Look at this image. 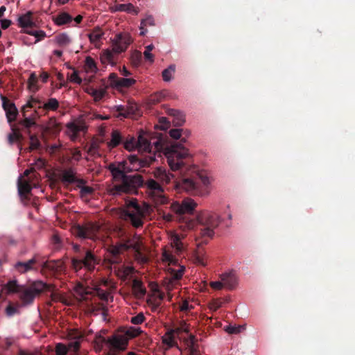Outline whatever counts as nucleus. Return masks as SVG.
I'll use <instances>...</instances> for the list:
<instances>
[{"instance_id": "f257e3e1", "label": "nucleus", "mask_w": 355, "mask_h": 355, "mask_svg": "<svg viewBox=\"0 0 355 355\" xmlns=\"http://www.w3.org/2000/svg\"><path fill=\"white\" fill-rule=\"evenodd\" d=\"M116 234L119 237L123 238V242L112 245L109 248L108 252L110 257L109 261L112 263H119L122 262L121 254L124 252L132 249L135 253V259L141 262L146 263L148 261V257L142 252V246L138 238H130L126 235L125 231L123 227H116Z\"/></svg>"}, {"instance_id": "f03ea898", "label": "nucleus", "mask_w": 355, "mask_h": 355, "mask_svg": "<svg viewBox=\"0 0 355 355\" xmlns=\"http://www.w3.org/2000/svg\"><path fill=\"white\" fill-rule=\"evenodd\" d=\"M52 286L42 281H36L28 286L19 285L16 280H10L4 288L8 293H17L23 306H28L33 303L36 297L44 291H50Z\"/></svg>"}, {"instance_id": "7ed1b4c3", "label": "nucleus", "mask_w": 355, "mask_h": 355, "mask_svg": "<svg viewBox=\"0 0 355 355\" xmlns=\"http://www.w3.org/2000/svg\"><path fill=\"white\" fill-rule=\"evenodd\" d=\"M128 161L130 164V166H127L126 161L119 162L118 164L111 163L108 166V169L116 181H119V180L126 175L127 172L138 171L141 168L150 166L155 161V158L153 156L139 158L137 155H131L128 157Z\"/></svg>"}, {"instance_id": "20e7f679", "label": "nucleus", "mask_w": 355, "mask_h": 355, "mask_svg": "<svg viewBox=\"0 0 355 355\" xmlns=\"http://www.w3.org/2000/svg\"><path fill=\"white\" fill-rule=\"evenodd\" d=\"M125 207L121 215L130 219V222H142V220H153L154 209L148 203L136 198L125 200Z\"/></svg>"}, {"instance_id": "39448f33", "label": "nucleus", "mask_w": 355, "mask_h": 355, "mask_svg": "<svg viewBox=\"0 0 355 355\" xmlns=\"http://www.w3.org/2000/svg\"><path fill=\"white\" fill-rule=\"evenodd\" d=\"M164 153L171 169L173 171H180L183 173L187 171V163L185 161L189 157L188 149L181 143L174 142L164 148Z\"/></svg>"}, {"instance_id": "423d86ee", "label": "nucleus", "mask_w": 355, "mask_h": 355, "mask_svg": "<svg viewBox=\"0 0 355 355\" xmlns=\"http://www.w3.org/2000/svg\"><path fill=\"white\" fill-rule=\"evenodd\" d=\"M132 39L128 34L120 33L116 34L112 40V49L104 50L101 55V61L103 64H110L114 65L116 62V54L124 52L131 44Z\"/></svg>"}, {"instance_id": "0eeeda50", "label": "nucleus", "mask_w": 355, "mask_h": 355, "mask_svg": "<svg viewBox=\"0 0 355 355\" xmlns=\"http://www.w3.org/2000/svg\"><path fill=\"white\" fill-rule=\"evenodd\" d=\"M119 181L121 182V184H115L112 187L110 192L112 195L133 193L137 188L144 184L142 176L138 173L126 175Z\"/></svg>"}, {"instance_id": "6e6552de", "label": "nucleus", "mask_w": 355, "mask_h": 355, "mask_svg": "<svg viewBox=\"0 0 355 355\" xmlns=\"http://www.w3.org/2000/svg\"><path fill=\"white\" fill-rule=\"evenodd\" d=\"M139 334L138 329L130 328L124 334H115L107 338V345L110 350L113 352L124 351L128 345V338H135Z\"/></svg>"}, {"instance_id": "1a4fd4ad", "label": "nucleus", "mask_w": 355, "mask_h": 355, "mask_svg": "<svg viewBox=\"0 0 355 355\" xmlns=\"http://www.w3.org/2000/svg\"><path fill=\"white\" fill-rule=\"evenodd\" d=\"M69 336L71 340L67 345L61 343L56 344L55 347L56 355H67L69 352H71V355H73L79 352L80 342L84 338L85 335L78 330H73L69 334Z\"/></svg>"}, {"instance_id": "9d476101", "label": "nucleus", "mask_w": 355, "mask_h": 355, "mask_svg": "<svg viewBox=\"0 0 355 355\" xmlns=\"http://www.w3.org/2000/svg\"><path fill=\"white\" fill-rule=\"evenodd\" d=\"M100 259L96 257L90 250H87L83 257L80 259L73 258L71 266L76 272L84 268L88 272L94 271L96 265L99 264Z\"/></svg>"}, {"instance_id": "9b49d317", "label": "nucleus", "mask_w": 355, "mask_h": 355, "mask_svg": "<svg viewBox=\"0 0 355 355\" xmlns=\"http://www.w3.org/2000/svg\"><path fill=\"white\" fill-rule=\"evenodd\" d=\"M198 204L191 198H187L181 202L175 201L171 204L172 211L179 216L193 214Z\"/></svg>"}, {"instance_id": "f8f14e48", "label": "nucleus", "mask_w": 355, "mask_h": 355, "mask_svg": "<svg viewBox=\"0 0 355 355\" xmlns=\"http://www.w3.org/2000/svg\"><path fill=\"white\" fill-rule=\"evenodd\" d=\"M184 272V266H180L178 270L171 269L170 276L164 279L163 285L165 289L168 291V297L169 300H171L172 299V295L170 294V291H171L176 286L178 281L182 278Z\"/></svg>"}, {"instance_id": "ddd939ff", "label": "nucleus", "mask_w": 355, "mask_h": 355, "mask_svg": "<svg viewBox=\"0 0 355 355\" xmlns=\"http://www.w3.org/2000/svg\"><path fill=\"white\" fill-rule=\"evenodd\" d=\"M95 223H73L70 227L71 234L81 239L91 238L92 230L96 227Z\"/></svg>"}, {"instance_id": "4468645a", "label": "nucleus", "mask_w": 355, "mask_h": 355, "mask_svg": "<svg viewBox=\"0 0 355 355\" xmlns=\"http://www.w3.org/2000/svg\"><path fill=\"white\" fill-rule=\"evenodd\" d=\"M67 134L71 141H76L80 132H86L87 127L81 120L74 121L67 124Z\"/></svg>"}, {"instance_id": "2eb2a0df", "label": "nucleus", "mask_w": 355, "mask_h": 355, "mask_svg": "<svg viewBox=\"0 0 355 355\" xmlns=\"http://www.w3.org/2000/svg\"><path fill=\"white\" fill-rule=\"evenodd\" d=\"M109 80L110 86L116 89L129 88L136 83L134 78H119L115 73L110 74Z\"/></svg>"}, {"instance_id": "dca6fc26", "label": "nucleus", "mask_w": 355, "mask_h": 355, "mask_svg": "<svg viewBox=\"0 0 355 355\" xmlns=\"http://www.w3.org/2000/svg\"><path fill=\"white\" fill-rule=\"evenodd\" d=\"M0 98L2 101V107L6 112V118L9 123L15 121L18 115V110L14 103L10 102L3 94L0 95Z\"/></svg>"}, {"instance_id": "f3484780", "label": "nucleus", "mask_w": 355, "mask_h": 355, "mask_svg": "<svg viewBox=\"0 0 355 355\" xmlns=\"http://www.w3.org/2000/svg\"><path fill=\"white\" fill-rule=\"evenodd\" d=\"M43 105L44 103L42 101L31 97L21 108L23 116L26 115L28 109L31 108L34 110V113L33 114L37 117H40L43 114L42 112H44Z\"/></svg>"}, {"instance_id": "a211bd4d", "label": "nucleus", "mask_w": 355, "mask_h": 355, "mask_svg": "<svg viewBox=\"0 0 355 355\" xmlns=\"http://www.w3.org/2000/svg\"><path fill=\"white\" fill-rule=\"evenodd\" d=\"M145 185L146 188L149 190L150 193L153 196L158 198H160V201L162 203H164L166 201V198L163 195L164 189L163 187L158 183L157 181L150 179L148 180L146 183Z\"/></svg>"}, {"instance_id": "6ab92c4d", "label": "nucleus", "mask_w": 355, "mask_h": 355, "mask_svg": "<svg viewBox=\"0 0 355 355\" xmlns=\"http://www.w3.org/2000/svg\"><path fill=\"white\" fill-rule=\"evenodd\" d=\"M31 181V177H29L28 180H21V178L18 180V192L22 200H29L28 195L31 194L32 190Z\"/></svg>"}, {"instance_id": "aec40b11", "label": "nucleus", "mask_w": 355, "mask_h": 355, "mask_svg": "<svg viewBox=\"0 0 355 355\" xmlns=\"http://www.w3.org/2000/svg\"><path fill=\"white\" fill-rule=\"evenodd\" d=\"M154 176L162 184H168L171 180L174 178L173 174L167 172L166 170L163 168H157L154 171Z\"/></svg>"}, {"instance_id": "412c9836", "label": "nucleus", "mask_w": 355, "mask_h": 355, "mask_svg": "<svg viewBox=\"0 0 355 355\" xmlns=\"http://www.w3.org/2000/svg\"><path fill=\"white\" fill-rule=\"evenodd\" d=\"M175 187L178 189H184L187 192H193L197 188L196 183L190 178H184L180 182L174 181Z\"/></svg>"}, {"instance_id": "4be33fe9", "label": "nucleus", "mask_w": 355, "mask_h": 355, "mask_svg": "<svg viewBox=\"0 0 355 355\" xmlns=\"http://www.w3.org/2000/svg\"><path fill=\"white\" fill-rule=\"evenodd\" d=\"M220 279L223 282L225 288L229 290H233L237 284V278L233 272L222 274Z\"/></svg>"}, {"instance_id": "5701e85b", "label": "nucleus", "mask_w": 355, "mask_h": 355, "mask_svg": "<svg viewBox=\"0 0 355 355\" xmlns=\"http://www.w3.org/2000/svg\"><path fill=\"white\" fill-rule=\"evenodd\" d=\"M197 222H220V217L216 213L202 211L197 215Z\"/></svg>"}, {"instance_id": "b1692460", "label": "nucleus", "mask_w": 355, "mask_h": 355, "mask_svg": "<svg viewBox=\"0 0 355 355\" xmlns=\"http://www.w3.org/2000/svg\"><path fill=\"white\" fill-rule=\"evenodd\" d=\"M37 261L35 258H33L27 261H18L15 263V269L20 273H25L34 268V266Z\"/></svg>"}, {"instance_id": "393cba45", "label": "nucleus", "mask_w": 355, "mask_h": 355, "mask_svg": "<svg viewBox=\"0 0 355 355\" xmlns=\"http://www.w3.org/2000/svg\"><path fill=\"white\" fill-rule=\"evenodd\" d=\"M132 289L137 298H142L146 293V289L143 282L138 279H135L132 281Z\"/></svg>"}, {"instance_id": "a878e982", "label": "nucleus", "mask_w": 355, "mask_h": 355, "mask_svg": "<svg viewBox=\"0 0 355 355\" xmlns=\"http://www.w3.org/2000/svg\"><path fill=\"white\" fill-rule=\"evenodd\" d=\"M76 173L75 170L72 168L63 170L60 176L61 181L67 184L75 183L76 178Z\"/></svg>"}, {"instance_id": "bb28decb", "label": "nucleus", "mask_w": 355, "mask_h": 355, "mask_svg": "<svg viewBox=\"0 0 355 355\" xmlns=\"http://www.w3.org/2000/svg\"><path fill=\"white\" fill-rule=\"evenodd\" d=\"M137 148L139 150L150 153L152 149L151 142L144 135H139L137 139Z\"/></svg>"}, {"instance_id": "cd10ccee", "label": "nucleus", "mask_w": 355, "mask_h": 355, "mask_svg": "<svg viewBox=\"0 0 355 355\" xmlns=\"http://www.w3.org/2000/svg\"><path fill=\"white\" fill-rule=\"evenodd\" d=\"M18 21L21 27L26 28L28 30H31L35 26L31 12H28L26 14L20 16L18 19Z\"/></svg>"}, {"instance_id": "c85d7f7f", "label": "nucleus", "mask_w": 355, "mask_h": 355, "mask_svg": "<svg viewBox=\"0 0 355 355\" xmlns=\"http://www.w3.org/2000/svg\"><path fill=\"white\" fill-rule=\"evenodd\" d=\"M42 268L52 272H60L63 269V263L60 260L47 261L43 263Z\"/></svg>"}, {"instance_id": "c756f323", "label": "nucleus", "mask_w": 355, "mask_h": 355, "mask_svg": "<svg viewBox=\"0 0 355 355\" xmlns=\"http://www.w3.org/2000/svg\"><path fill=\"white\" fill-rule=\"evenodd\" d=\"M60 130L61 125L55 118H51L46 125V130L50 134H58Z\"/></svg>"}, {"instance_id": "7c9ffc66", "label": "nucleus", "mask_w": 355, "mask_h": 355, "mask_svg": "<svg viewBox=\"0 0 355 355\" xmlns=\"http://www.w3.org/2000/svg\"><path fill=\"white\" fill-rule=\"evenodd\" d=\"M123 141V137L121 135V133L119 130H114L112 132L111 134V140L108 142V147L110 148H114L118 146Z\"/></svg>"}, {"instance_id": "2f4dec72", "label": "nucleus", "mask_w": 355, "mask_h": 355, "mask_svg": "<svg viewBox=\"0 0 355 355\" xmlns=\"http://www.w3.org/2000/svg\"><path fill=\"white\" fill-rule=\"evenodd\" d=\"M59 107V102L55 98H51L46 103H44L43 112L44 114L49 110L55 111Z\"/></svg>"}, {"instance_id": "473e14b6", "label": "nucleus", "mask_w": 355, "mask_h": 355, "mask_svg": "<svg viewBox=\"0 0 355 355\" xmlns=\"http://www.w3.org/2000/svg\"><path fill=\"white\" fill-rule=\"evenodd\" d=\"M137 107L135 105L130 106L119 105L116 107L117 112H119L120 115L127 117L129 114H134Z\"/></svg>"}, {"instance_id": "72a5a7b5", "label": "nucleus", "mask_w": 355, "mask_h": 355, "mask_svg": "<svg viewBox=\"0 0 355 355\" xmlns=\"http://www.w3.org/2000/svg\"><path fill=\"white\" fill-rule=\"evenodd\" d=\"M84 67L87 73H96L98 70L95 60L90 56L86 58Z\"/></svg>"}, {"instance_id": "f704fd0d", "label": "nucleus", "mask_w": 355, "mask_h": 355, "mask_svg": "<svg viewBox=\"0 0 355 355\" xmlns=\"http://www.w3.org/2000/svg\"><path fill=\"white\" fill-rule=\"evenodd\" d=\"M55 42L62 47L68 46L71 40L67 33H60L55 37Z\"/></svg>"}, {"instance_id": "c9c22d12", "label": "nucleus", "mask_w": 355, "mask_h": 355, "mask_svg": "<svg viewBox=\"0 0 355 355\" xmlns=\"http://www.w3.org/2000/svg\"><path fill=\"white\" fill-rule=\"evenodd\" d=\"M103 33L100 30H94L89 34V39L91 43L94 44L95 46L100 45V40Z\"/></svg>"}, {"instance_id": "e433bc0d", "label": "nucleus", "mask_w": 355, "mask_h": 355, "mask_svg": "<svg viewBox=\"0 0 355 355\" xmlns=\"http://www.w3.org/2000/svg\"><path fill=\"white\" fill-rule=\"evenodd\" d=\"M24 119L21 120L19 123L21 126L26 129H29L30 128L36 125L35 119L38 117L32 114L31 116L27 117L26 115L24 116Z\"/></svg>"}, {"instance_id": "4c0bfd02", "label": "nucleus", "mask_w": 355, "mask_h": 355, "mask_svg": "<svg viewBox=\"0 0 355 355\" xmlns=\"http://www.w3.org/2000/svg\"><path fill=\"white\" fill-rule=\"evenodd\" d=\"M72 21V17L68 13L62 12L60 15H58L56 17L55 22L56 24L60 26L63 24H68Z\"/></svg>"}, {"instance_id": "58836bf2", "label": "nucleus", "mask_w": 355, "mask_h": 355, "mask_svg": "<svg viewBox=\"0 0 355 355\" xmlns=\"http://www.w3.org/2000/svg\"><path fill=\"white\" fill-rule=\"evenodd\" d=\"M114 11H119V12H135V14L137 13V11L135 10V7L132 3H128V4H117L114 6Z\"/></svg>"}, {"instance_id": "ea45409f", "label": "nucleus", "mask_w": 355, "mask_h": 355, "mask_svg": "<svg viewBox=\"0 0 355 355\" xmlns=\"http://www.w3.org/2000/svg\"><path fill=\"white\" fill-rule=\"evenodd\" d=\"M87 92L94 97L95 101H98L105 96L106 91L105 89L91 88Z\"/></svg>"}, {"instance_id": "a19ab883", "label": "nucleus", "mask_w": 355, "mask_h": 355, "mask_svg": "<svg viewBox=\"0 0 355 355\" xmlns=\"http://www.w3.org/2000/svg\"><path fill=\"white\" fill-rule=\"evenodd\" d=\"M202 225H205L206 223H201ZM216 226L214 227H207L205 225H202V227H200V235L202 236V238H205V237H207V238H211L213 236H214V228H215Z\"/></svg>"}, {"instance_id": "79ce46f5", "label": "nucleus", "mask_w": 355, "mask_h": 355, "mask_svg": "<svg viewBox=\"0 0 355 355\" xmlns=\"http://www.w3.org/2000/svg\"><path fill=\"white\" fill-rule=\"evenodd\" d=\"M141 53L138 51L132 52L130 56V62L133 67H137L141 64Z\"/></svg>"}, {"instance_id": "37998d69", "label": "nucleus", "mask_w": 355, "mask_h": 355, "mask_svg": "<svg viewBox=\"0 0 355 355\" xmlns=\"http://www.w3.org/2000/svg\"><path fill=\"white\" fill-rule=\"evenodd\" d=\"M175 67L174 65H170L168 68L162 71L163 80L168 82L171 80L173 74L175 73Z\"/></svg>"}, {"instance_id": "c03bdc74", "label": "nucleus", "mask_w": 355, "mask_h": 355, "mask_svg": "<svg viewBox=\"0 0 355 355\" xmlns=\"http://www.w3.org/2000/svg\"><path fill=\"white\" fill-rule=\"evenodd\" d=\"M13 132L8 135V142L13 144L15 141H20L23 139L22 135L17 130H12Z\"/></svg>"}, {"instance_id": "a18cd8bd", "label": "nucleus", "mask_w": 355, "mask_h": 355, "mask_svg": "<svg viewBox=\"0 0 355 355\" xmlns=\"http://www.w3.org/2000/svg\"><path fill=\"white\" fill-rule=\"evenodd\" d=\"M51 241L55 248L59 249L62 247V241L60 235L58 232H53V235L51 236Z\"/></svg>"}, {"instance_id": "49530a36", "label": "nucleus", "mask_w": 355, "mask_h": 355, "mask_svg": "<svg viewBox=\"0 0 355 355\" xmlns=\"http://www.w3.org/2000/svg\"><path fill=\"white\" fill-rule=\"evenodd\" d=\"M184 236H180L178 234H175L172 237V245L174 248H176L178 251H181L182 250V243L181 242L182 238H183Z\"/></svg>"}, {"instance_id": "de8ad7c7", "label": "nucleus", "mask_w": 355, "mask_h": 355, "mask_svg": "<svg viewBox=\"0 0 355 355\" xmlns=\"http://www.w3.org/2000/svg\"><path fill=\"white\" fill-rule=\"evenodd\" d=\"M26 33L31 35L35 36L36 38L35 42L44 39L46 35V33L43 31H35V30L31 29V30H26Z\"/></svg>"}, {"instance_id": "09e8293b", "label": "nucleus", "mask_w": 355, "mask_h": 355, "mask_svg": "<svg viewBox=\"0 0 355 355\" xmlns=\"http://www.w3.org/2000/svg\"><path fill=\"white\" fill-rule=\"evenodd\" d=\"M123 146L126 150L131 151L137 148V140L134 137H130V139L124 141Z\"/></svg>"}, {"instance_id": "8fccbe9b", "label": "nucleus", "mask_w": 355, "mask_h": 355, "mask_svg": "<svg viewBox=\"0 0 355 355\" xmlns=\"http://www.w3.org/2000/svg\"><path fill=\"white\" fill-rule=\"evenodd\" d=\"M37 79H38V77H37V74L35 73V72H33L31 73L29 78L28 80V87L31 89H33L35 88L36 89H37V88H36V84L37 83Z\"/></svg>"}, {"instance_id": "3c124183", "label": "nucleus", "mask_w": 355, "mask_h": 355, "mask_svg": "<svg viewBox=\"0 0 355 355\" xmlns=\"http://www.w3.org/2000/svg\"><path fill=\"white\" fill-rule=\"evenodd\" d=\"M40 147V142L35 135H30V148L31 150H36Z\"/></svg>"}, {"instance_id": "603ef678", "label": "nucleus", "mask_w": 355, "mask_h": 355, "mask_svg": "<svg viewBox=\"0 0 355 355\" xmlns=\"http://www.w3.org/2000/svg\"><path fill=\"white\" fill-rule=\"evenodd\" d=\"M173 331L178 334H181L182 332L189 334V326L187 324L185 321H182L180 323V325Z\"/></svg>"}, {"instance_id": "864d4df0", "label": "nucleus", "mask_w": 355, "mask_h": 355, "mask_svg": "<svg viewBox=\"0 0 355 355\" xmlns=\"http://www.w3.org/2000/svg\"><path fill=\"white\" fill-rule=\"evenodd\" d=\"M173 117V123L175 126H181L185 122V116L180 111L178 115L174 116Z\"/></svg>"}, {"instance_id": "5fc2aeb1", "label": "nucleus", "mask_w": 355, "mask_h": 355, "mask_svg": "<svg viewBox=\"0 0 355 355\" xmlns=\"http://www.w3.org/2000/svg\"><path fill=\"white\" fill-rule=\"evenodd\" d=\"M98 149H99V145L97 142L93 141L90 144L88 149H87V153L89 155H98Z\"/></svg>"}, {"instance_id": "6e6d98bb", "label": "nucleus", "mask_w": 355, "mask_h": 355, "mask_svg": "<svg viewBox=\"0 0 355 355\" xmlns=\"http://www.w3.org/2000/svg\"><path fill=\"white\" fill-rule=\"evenodd\" d=\"M162 260L168 262L170 264H173L175 262L173 256L166 250L162 252Z\"/></svg>"}, {"instance_id": "4d7b16f0", "label": "nucleus", "mask_w": 355, "mask_h": 355, "mask_svg": "<svg viewBox=\"0 0 355 355\" xmlns=\"http://www.w3.org/2000/svg\"><path fill=\"white\" fill-rule=\"evenodd\" d=\"M69 81L72 83L80 85L82 83V79L79 76L77 71L74 70L73 72L68 77Z\"/></svg>"}, {"instance_id": "13d9d810", "label": "nucleus", "mask_w": 355, "mask_h": 355, "mask_svg": "<svg viewBox=\"0 0 355 355\" xmlns=\"http://www.w3.org/2000/svg\"><path fill=\"white\" fill-rule=\"evenodd\" d=\"M145 320V317L142 313L137 314V315L131 318V322L134 324H140Z\"/></svg>"}, {"instance_id": "bf43d9fd", "label": "nucleus", "mask_w": 355, "mask_h": 355, "mask_svg": "<svg viewBox=\"0 0 355 355\" xmlns=\"http://www.w3.org/2000/svg\"><path fill=\"white\" fill-rule=\"evenodd\" d=\"M94 192V189L91 187L84 186L80 189V193L81 197H85Z\"/></svg>"}, {"instance_id": "052dcab7", "label": "nucleus", "mask_w": 355, "mask_h": 355, "mask_svg": "<svg viewBox=\"0 0 355 355\" xmlns=\"http://www.w3.org/2000/svg\"><path fill=\"white\" fill-rule=\"evenodd\" d=\"M18 313V308L13 306L12 304H9L6 309V313L8 316H13L15 314Z\"/></svg>"}, {"instance_id": "680f3d73", "label": "nucleus", "mask_w": 355, "mask_h": 355, "mask_svg": "<svg viewBox=\"0 0 355 355\" xmlns=\"http://www.w3.org/2000/svg\"><path fill=\"white\" fill-rule=\"evenodd\" d=\"M182 131V129H171L169 131V135L175 139H178L181 137Z\"/></svg>"}, {"instance_id": "e2e57ef3", "label": "nucleus", "mask_w": 355, "mask_h": 355, "mask_svg": "<svg viewBox=\"0 0 355 355\" xmlns=\"http://www.w3.org/2000/svg\"><path fill=\"white\" fill-rule=\"evenodd\" d=\"M163 343L170 347H173L175 345V342L171 334H169L167 338H163Z\"/></svg>"}, {"instance_id": "0e129e2a", "label": "nucleus", "mask_w": 355, "mask_h": 355, "mask_svg": "<svg viewBox=\"0 0 355 355\" xmlns=\"http://www.w3.org/2000/svg\"><path fill=\"white\" fill-rule=\"evenodd\" d=\"M241 327H240V326L235 327V326L229 325L226 327L225 330L227 333H229L230 334H236L241 331Z\"/></svg>"}, {"instance_id": "69168bd1", "label": "nucleus", "mask_w": 355, "mask_h": 355, "mask_svg": "<svg viewBox=\"0 0 355 355\" xmlns=\"http://www.w3.org/2000/svg\"><path fill=\"white\" fill-rule=\"evenodd\" d=\"M223 300L222 299H216L214 300L211 304V309L216 311L219 308H220L223 305Z\"/></svg>"}, {"instance_id": "338daca9", "label": "nucleus", "mask_w": 355, "mask_h": 355, "mask_svg": "<svg viewBox=\"0 0 355 355\" xmlns=\"http://www.w3.org/2000/svg\"><path fill=\"white\" fill-rule=\"evenodd\" d=\"M210 286L215 290H220L223 288H225L223 282L221 280L217 282H211L210 283Z\"/></svg>"}, {"instance_id": "774afa93", "label": "nucleus", "mask_w": 355, "mask_h": 355, "mask_svg": "<svg viewBox=\"0 0 355 355\" xmlns=\"http://www.w3.org/2000/svg\"><path fill=\"white\" fill-rule=\"evenodd\" d=\"M141 25V28H143L144 26H153L154 25V19L152 17H148L144 20H142Z\"/></svg>"}]
</instances>
